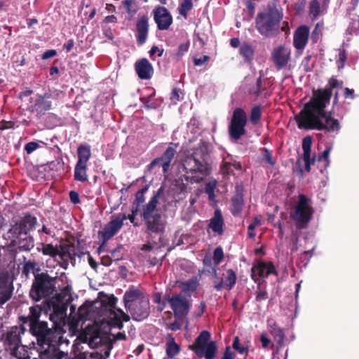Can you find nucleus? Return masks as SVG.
Masks as SVG:
<instances>
[{"instance_id":"nucleus-49","label":"nucleus","mask_w":359,"mask_h":359,"mask_svg":"<svg viewBox=\"0 0 359 359\" xmlns=\"http://www.w3.org/2000/svg\"><path fill=\"white\" fill-rule=\"evenodd\" d=\"M332 150V147H327L324 151L323 152L320 154L318 157V161H323L324 162V168L326 169L329 165H330V160H329V156H330V151Z\"/></svg>"},{"instance_id":"nucleus-45","label":"nucleus","mask_w":359,"mask_h":359,"mask_svg":"<svg viewBox=\"0 0 359 359\" xmlns=\"http://www.w3.org/2000/svg\"><path fill=\"white\" fill-rule=\"evenodd\" d=\"M262 117V108L260 106H255L252 108L250 115V121L253 125H256Z\"/></svg>"},{"instance_id":"nucleus-32","label":"nucleus","mask_w":359,"mask_h":359,"mask_svg":"<svg viewBox=\"0 0 359 359\" xmlns=\"http://www.w3.org/2000/svg\"><path fill=\"white\" fill-rule=\"evenodd\" d=\"M224 222L219 210H216L214 213V216L210 219L208 228L211 229L215 233L218 235H222L224 233Z\"/></svg>"},{"instance_id":"nucleus-25","label":"nucleus","mask_w":359,"mask_h":359,"mask_svg":"<svg viewBox=\"0 0 359 359\" xmlns=\"http://www.w3.org/2000/svg\"><path fill=\"white\" fill-rule=\"evenodd\" d=\"M135 71L141 79H149L154 74L151 64L146 58L137 60L135 64Z\"/></svg>"},{"instance_id":"nucleus-14","label":"nucleus","mask_w":359,"mask_h":359,"mask_svg":"<svg viewBox=\"0 0 359 359\" xmlns=\"http://www.w3.org/2000/svg\"><path fill=\"white\" fill-rule=\"evenodd\" d=\"M23 325L13 326L6 332L4 341L6 349L10 350L13 354H15L21 344V334L25 332Z\"/></svg>"},{"instance_id":"nucleus-6","label":"nucleus","mask_w":359,"mask_h":359,"mask_svg":"<svg viewBox=\"0 0 359 359\" xmlns=\"http://www.w3.org/2000/svg\"><path fill=\"white\" fill-rule=\"evenodd\" d=\"M57 277H51L46 272L35 274L29 290V297L35 302L46 299L56 291Z\"/></svg>"},{"instance_id":"nucleus-13","label":"nucleus","mask_w":359,"mask_h":359,"mask_svg":"<svg viewBox=\"0 0 359 359\" xmlns=\"http://www.w3.org/2000/svg\"><path fill=\"white\" fill-rule=\"evenodd\" d=\"M165 299L170 304L176 318H182L188 314L189 302L181 294H173L172 297L166 295Z\"/></svg>"},{"instance_id":"nucleus-39","label":"nucleus","mask_w":359,"mask_h":359,"mask_svg":"<svg viewBox=\"0 0 359 359\" xmlns=\"http://www.w3.org/2000/svg\"><path fill=\"white\" fill-rule=\"evenodd\" d=\"M88 164L76 163L74 178L76 181L85 182L88 181Z\"/></svg>"},{"instance_id":"nucleus-20","label":"nucleus","mask_w":359,"mask_h":359,"mask_svg":"<svg viewBox=\"0 0 359 359\" xmlns=\"http://www.w3.org/2000/svg\"><path fill=\"white\" fill-rule=\"evenodd\" d=\"M36 224V218L30 215H27L20 222L13 225L9 232L12 235L28 234V232L34 227Z\"/></svg>"},{"instance_id":"nucleus-58","label":"nucleus","mask_w":359,"mask_h":359,"mask_svg":"<svg viewBox=\"0 0 359 359\" xmlns=\"http://www.w3.org/2000/svg\"><path fill=\"white\" fill-rule=\"evenodd\" d=\"M329 85H330V88H331L330 90H332L334 88L339 89V88H343L342 81H339L337 79L333 78V77L329 80Z\"/></svg>"},{"instance_id":"nucleus-27","label":"nucleus","mask_w":359,"mask_h":359,"mask_svg":"<svg viewBox=\"0 0 359 359\" xmlns=\"http://www.w3.org/2000/svg\"><path fill=\"white\" fill-rule=\"evenodd\" d=\"M311 145H312V138L310 136H306L304 137L302 140V149L304 151L303 154V160L305 164V169L307 172H309L311 170V164H313L316 161V157L311 158Z\"/></svg>"},{"instance_id":"nucleus-3","label":"nucleus","mask_w":359,"mask_h":359,"mask_svg":"<svg viewBox=\"0 0 359 359\" xmlns=\"http://www.w3.org/2000/svg\"><path fill=\"white\" fill-rule=\"evenodd\" d=\"M117 298L114 294H107L103 292L98 294L97 299L92 304L93 309H97V313L107 316L109 326L121 330L123 322H128L130 317L121 309H116Z\"/></svg>"},{"instance_id":"nucleus-56","label":"nucleus","mask_w":359,"mask_h":359,"mask_svg":"<svg viewBox=\"0 0 359 359\" xmlns=\"http://www.w3.org/2000/svg\"><path fill=\"white\" fill-rule=\"evenodd\" d=\"M262 151L264 159L271 165H274L275 161L273 159L272 152L266 148H263Z\"/></svg>"},{"instance_id":"nucleus-19","label":"nucleus","mask_w":359,"mask_h":359,"mask_svg":"<svg viewBox=\"0 0 359 359\" xmlns=\"http://www.w3.org/2000/svg\"><path fill=\"white\" fill-rule=\"evenodd\" d=\"M291 49L285 46H280L272 52V59L278 69L288 67L290 60Z\"/></svg>"},{"instance_id":"nucleus-4","label":"nucleus","mask_w":359,"mask_h":359,"mask_svg":"<svg viewBox=\"0 0 359 359\" xmlns=\"http://www.w3.org/2000/svg\"><path fill=\"white\" fill-rule=\"evenodd\" d=\"M163 191L160 187L149 201L144 205L140 212L142 223L146 227V233L149 234H163L165 232L167 222L164 215L157 209L158 199Z\"/></svg>"},{"instance_id":"nucleus-10","label":"nucleus","mask_w":359,"mask_h":359,"mask_svg":"<svg viewBox=\"0 0 359 359\" xmlns=\"http://www.w3.org/2000/svg\"><path fill=\"white\" fill-rule=\"evenodd\" d=\"M248 121L245 111L242 108H236L231 116L229 126V134L233 140H238L246 133L245 128Z\"/></svg>"},{"instance_id":"nucleus-15","label":"nucleus","mask_w":359,"mask_h":359,"mask_svg":"<svg viewBox=\"0 0 359 359\" xmlns=\"http://www.w3.org/2000/svg\"><path fill=\"white\" fill-rule=\"evenodd\" d=\"M13 291V280L8 271L6 269H0V306L10 300Z\"/></svg>"},{"instance_id":"nucleus-1","label":"nucleus","mask_w":359,"mask_h":359,"mask_svg":"<svg viewBox=\"0 0 359 359\" xmlns=\"http://www.w3.org/2000/svg\"><path fill=\"white\" fill-rule=\"evenodd\" d=\"M332 93V91H313L310 100L294 116L299 129L325 130L329 133L339 130V121L332 117L331 112L325 110L330 102Z\"/></svg>"},{"instance_id":"nucleus-2","label":"nucleus","mask_w":359,"mask_h":359,"mask_svg":"<svg viewBox=\"0 0 359 359\" xmlns=\"http://www.w3.org/2000/svg\"><path fill=\"white\" fill-rule=\"evenodd\" d=\"M210 143L201 140L193 153L187 156L183 163V166L187 178H191L194 182L199 183L205 177L210 175L212 167L208 162Z\"/></svg>"},{"instance_id":"nucleus-50","label":"nucleus","mask_w":359,"mask_h":359,"mask_svg":"<svg viewBox=\"0 0 359 359\" xmlns=\"http://www.w3.org/2000/svg\"><path fill=\"white\" fill-rule=\"evenodd\" d=\"M232 347L234 350H236L241 354H247L248 352V348L247 346H241L240 339L238 336L234 337Z\"/></svg>"},{"instance_id":"nucleus-62","label":"nucleus","mask_w":359,"mask_h":359,"mask_svg":"<svg viewBox=\"0 0 359 359\" xmlns=\"http://www.w3.org/2000/svg\"><path fill=\"white\" fill-rule=\"evenodd\" d=\"M183 91H172L170 95V99L175 104L183 98Z\"/></svg>"},{"instance_id":"nucleus-55","label":"nucleus","mask_w":359,"mask_h":359,"mask_svg":"<svg viewBox=\"0 0 359 359\" xmlns=\"http://www.w3.org/2000/svg\"><path fill=\"white\" fill-rule=\"evenodd\" d=\"M310 13L314 17H317L320 13V4L317 0H313L310 4Z\"/></svg>"},{"instance_id":"nucleus-37","label":"nucleus","mask_w":359,"mask_h":359,"mask_svg":"<svg viewBox=\"0 0 359 359\" xmlns=\"http://www.w3.org/2000/svg\"><path fill=\"white\" fill-rule=\"evenodd\" d=\"M38 252H42L43 255L55 258L57 256L60 257V248L59 246H54L52 243H41V247H37Z\"/></svg>"},{"instance_id":"nucleus-59","label":"nucleus","mask_w":359,"mask_h":359,"mask_svg":"<svg viewBox=\"0 0 359 359\" xmlns=\"http://www.w3.org/2000/svg\"><path fill=\"white\" fill-rule=\"evenodd\" d=\"M217 182L216 180L210 181L206 183L205 187V191L207 194H212V193L215 192V189L216 188Z\"/></svg>"},{"instance_id":"nucleus-41","label":"nucleus","mask_w":359,"mask_h":359,"mask_svg":"<svg viewBox=\"0 0 359 359\" xmlns=\"http://www.w3.org/2000/svg\"><path fill=\"white\" fill-rule=\"evenodd\" d=\"M40 271V268L37 266V264L35 262L28 261L25 262L22 269V273L26 277H28L30 272H32L34 276H35V274L39 273L38 272Z\"/></svg>"},{"instance_id":"nucleus-22","label":"nucleus","mask_w":359,"mask_h":359,"mask_svg":"<svg viewBox=\"0 0 359 359\" xmlns=\"http://www.w3.org/2000/svg\"><path fill=\"white\" fill-rule=\"evenodd\" d=\"M154 20L160 30H166L172 22L170 13L165 7L158 6L154 11Z\"/></svg>"},{"instance_id":"nucleus-43","label":"nucleus","mask_w":359,"mask_h":359,"mask_svg":"<svg viewBox=\"0 0 359 359\" xmlns=\"http://www.w3.org/2000/svg\"><path fill=\"white\" fill-rule=\"evenodd\" d=\"M226 274L224 288L227 290H231L236 285L237 276L236 272L231 269L226 271Z\"/></svg>"},{"instance_id":"nucleus-57","label":"nucleus","mask_w":359,"mask_h":359,"mask_svg":"<svg viewBox=\"0 0 359 359\" xmlns=\"http://www.w3.org/2000/svg\"><path fill=\"white\" fill-rule=\"evenodd\" d=\"M39 144L35 142H29L27 143L25 146V150L26 151L27 154H32L34 151L38 149Z\"/></svg>"},{"instance_id":"nucleus-54","label":"nucleus","mask_w":359,"mask_h":359,"mask_svg":"<svg viewBox=\"0 0 359 359\" xmlns=\"http://www.w3.org/2000/svg\"><path fill=\"white\" fill-rule=\"evenodd\" d=\"M189 49V43H184L179 46L175 57L177 60H179L181 59V57L188 51Z\"/></svg>"},{"instance_id":"nucleus-17","label":"nucleus","mask_w":359,"mask_h":359,"mask_svg":"<svg viewBox=\"0 0 359 359\" xmlns=\"http://www.w3.org/2000/svg\"><path fill=\"white\" fill-rule=\"evenodd\" d=\"M127 311L131 315L133 320L141 321L148 318L150 314V303L149 298H141L134 305L131 306Z\"/></svg>"},{"instance_id":"nucleus-24","label":"nucleus","mask_w":359,"mask_h":359,"mask_svg":"<svg viewBox=\"0 0 359 359\" xmlns=\"http://www.w3.org/2000/svg\"><path fill=\"white\" fill-rule=\"evenodd\" d=\"M12 236L15 238L12 243H15L13 245L17 246V250L20 252H29L34 247V240L32 236L27 233Z\"/></svg>"},{"instance_id":"nucleus-42","label":"nucleus","mask_w":359,"mask_h":359,"mask_svg":"<svg viewBox=\"0 0 359 359\" xmlns=\"http://www.w3.org/2000/svg\"><path fill=\"white\" fill-rule=\"evenodd\" d=\"M239 53L245 61H250L252 60L254 57V50L252 46L246 43H243L241 45Z\"/></svg>"},{"instance_id":"nucleus-61","label":"nucleus","mask_w":359,"mask_h":359,"mask_svg":"<svg viewBox=\"0 0 359 359\" xmlns=\"http://www.w3.org/2000/svg\"><path fill=\"white\" fill-rule=\"evenodd\" d=\"M235 353L231 351L229 346H226L223 355L221 359H234Z\"/></svg>"},{"instance_id":"nucleus-35","label":"nucleus","mask_w":359,"mask_h":359,"mask_svg":"<svg viewBox=\"0 0 359 359\" xmlns=\"http://www.w3.org/2000/svg\"><path fill=\"white\" fill-rule=\"evenodd\" d=\"M241 170L242 166L240 162L234 161L231 157L229 161L224 160L220 165V171L223 175L233 174V170Z\"/></svg>"},{"instance_id":"nucleus-12","label":"nucleus","mask_w":359,"mask_h":359,"mask_svg":"<svg viewBox=\"0 0 359 359\" xmlns=\"http://www.w3.org/2000/svg\"><path fill=\"white\" fill-rule=\"evenodd\" d=\"M126 219V215L125 213H118L114 216L110 222L104 225L101 231H98V239L108 241L121 230Z\"/></svg>"},{"instance_id":"nucleus-38","label":"nucleus","mask_w":359,"mask_h":359,"mask_svg":"<svg viewBox=\"0 0 359 359\" xmlns=\"http://www.w3.org/2000/svg\"><path fill=\"white\" fill-rule=\"evenodd\" d=\"M168 341L166 342V355L168 358H174L180 351V346L178 345L171 334H168Z\"/></svg>"},{"instance_id":"nucleus-30","label":"nucleus","mask_w":359,"mask_h":359,"mask_svg":"<svg viewBox=\"0 0 359 359\" xmlns=\"http://www.w3.org/2000/svg\"><path fill=\"white\" fill-rule=\"evenodd\" d=\"M60 259L64 262H67L70 260L73 263L75 262L76 257H82V254H79L74 244H60Z\"/></svg>"},{"instance_id":"nucleus-7","label":"nucleus","mask_w":359,"mask_h":359,"mask_svg":"<svg viewBox=\"0 0 359 359\" xmlns=\"http://www.w3.org/2000/svg\"><path fill=\"white\" fill-rule=\"evenodd\" d=\"M298 202L290 212V217L295 222L297 229H306L313 218L314 209L311 205V200L307 196L300 194L298 196Z\"/></svg>"},{"instance_id":"nucleus-60","label":"nucleus","mask_w":359,"mask_h":359,"mask_svg":"<svg viewBox=\"0 0 359 359\" xmlns=\"http://www.w3.org/2000/svg\"><path fill=\"white\" fill-rule=\"evenodd\" d=\"M311 58V56H306L304 58V60L302 62L301 65L306 72L311 71L313 67V65L310 64Z\"/></svg>"},{"instance_id":"nucleus-23","label":"nucleus","mask_w":359,"mask_h":359,"mask_svg":"<svg viewBox=\"0 0 359 359\" xmlns=\"http://www.w3.org/2000/svg\"><path fill=\"white\" fill-rule=\"evenodd\" d=\"M309 29L306 25L298 27L294 33L293 45L297 50H302L307 44Z\"/></svg>"},{"instance_id":"nucleus-46","label":"nucleus","mask_w":359,"mask_h":359,"mask_svg":"<svg viewBox=\"0 0 359 359\" xmlns=\"http://www.w3.org/2000/svg\"><path fill=\"white\" fill-rule=\"evenodd\" d=\"M193 8L191 0H184L178 8V11L184 18H187L188 12Z\"/></svg>"},{"instance_id":"nucleus-16","label":"nucleus","mask_w":359,"mask_h":359,"mask_svg":"<svg viewBox=\"0 0 359 359\" xmlns=\"http://www.w3.org/2000/svg\"><path fill=\"white\" fill-rule=\"evenodd\" d=\"M62 339H57L55 342H47L46 344L39 346L40 359H62L65 355V352L60 350L62 344Z\"/></svg>"},{"instance_id":"nucleus-26","label":"nucleus","mask_w":359,"mask_h":359,"mask_svg":"<svg viewBox=\"0 0 359 359\" xmlns=\"http://www.w3.org/2000/svg\"><path fill=\"white\" fill-rule=\"evenodd\" d=\"M52 95L50 92H44L43 95L37 94V97L33 104V110L39 113L44 112L51 108Z\"/></svg>"},{"instance_id":"nucleus-48","label":"nucleus","mask_w":359,"mask_h":359,"mask_svg":"<svg viewBox=\"0 0 359 359\" xmlns=\"http://www.w3.org/2000/svg\"><path fill=\"white\" fill-rule=\"evenodd\" d=\"M180 286L182 288V292L185 293L189 292H193L196 290L198 283L196 280H190L189 281L182 283Z\"/></svg>"},{"instance_id":"nucleus-21","label":"nucleus","mask_w":359,"mask_h":359,"mask_svg":"<svg viewBox=\"0 0 359 359\" xmlns=\"http://www.w3.org/2000/svg\"><path fill=\"white\" fill-rule=\"evenodd\" d=\"M267 323L269 333L276 341V351L273 353L276 354L278 353L279 351L285 345V330L275 320H269Z\"/></svg>"},{"instance_id":"nucleus-28","label":"nucleus","mask_w":359,"mask_h":359,"mask_svg":"<svg viewBox=\"0 0 359 359\" xmlns=\"http://www.w3.org/2000/svg\"><path fill=\"white\" fill-rule=\"evenodd\" d=\"M144 293L135 287H130L124 293L123 300L124 306L128 310L131 306L139 302L141 298L145 297Z\"/></svg>"},{"instance_id":"nucleus-40","label":"nucleus","mask_w":359,"mask_h":359,"mask_svg":"<svg viewBox=\"0 0 359 359\" xmlns=\"http://www.w3.org/2000/svg\"><path fill=\"white\" fill-rule=\"evenodd\" d=\"M79 340L83 343H88L90 346H93V344L95 340L99 339L98 331L90 333L88 329L81 332L79 336Z\"/></svg>"},{"instance_id":"nucleus-52","label":"nucleus","mask_w":359,"mask_h":359,"mask_svg":"<svg viewBox=\"0 0 359 359\" xmlns=\"http://www.w3.org/2000/svg\"><path fill=\"white\" fill-rule=\"evenodd\" d=\"M269 297L268 292L266 288H261L260 285L258 284L257 290L256 291V301L261 302L267 299Z\"/></svg>"},{"instance_id":"nucleus-11","label":"nucleus","mask_w":359,"mask_h":359,"mask_svg":"<svg viewBox=\"0 0 359 359\" xmlns=\"http://www.w3.org/2000/svg\"><path fill=\"white\" fill-rule=\"evenodd\" d=\"M65 289L55 297V302H52L53 313L50 315V320L54 323L55 326L60 330V324L65 319L67 315V304L65 303L64 296L66 294Z\"/></svg>"},{"instance_id":"nucleus-53","label":"nucleus","mask_w":359,"mask_h":359,"mask_svg":"<svg viewBox=\"0 0 359 359\" xmlns=\"http://www.w3.org/2000/svg\"><path fill=\"white\" fill-rule=\"evenodd\" d=\"M260 341L262 343V347L263 348L267 349L269 347L271 348H273L274 344L272 342V341L267 337L266 332H262L260 335Z\"/></svg>"},{"instance_id":"nucleus-33","label":"nucleus","mask_w":359,"mask_h":359,"mask_svg":"<svg viewBox=\"0 0 359 359\" xmlns=\"http://www.w3.org/2000/svg\"><path fill=\"white\" fill-rule=\"evenodd\" d=\"M177 154L176 145L170 143L169 147L161 155V160H163L162 168L163 173H167L170 166L171 161Z\"/></svg>"},{"instance_id":"nucleus-51","label":"nucleus","mask_w":359,"mask_h":359,"mask_svg":"<svg viewBox=\"0 0 359 359\" xmlns=\"http://www.w3.org/2000/svg\"><path fill=\"white\" fill-rule=\"evenodd\" d=\"M213 262L215 266H217L224 259V252L221 247H217L213 252Z\"/></svg>"},{"instance_id":"nucleus-8","label":"nucleus","mask_w":359,"mask_h":359,"mask_svg":"<svg viewBox=\"0 0 359 359\" xmlns=\"http://www.w3.org/2000/svg\"><path fill=\"white\" fill-rule=\"evenodd\" d=\"M210 339V333L208 331L203 330L196 338L194 343L189 346V348L193 351L200 358L205 357V359H214L217 348L215 341L208 342Z\"/></svg>"},{"instance_id":"nucleus-29","label":"nucleus","mask_w":359,"mask_h":359,"mask_svg":"<svg viewBox=\"0 0 359 359\" xmlns=\"http://www.w3.org/2000/svg\"><path fill=\"white\" fill-rule=\"evenodd\" d=\"M243 196V190L242 187L236 186V194L231 198L232 206L231 212L233 216H238L241 213L244 205Z\"/></svg>"},{"instance_id":"nucleus-36","label":"nucleus","mask_w":359,"mask_h":359,"mask_svg":"<svg viewBox=\"0 0 359 359\" xmlns=\"http://www.w3.org/2000/svg\"><path fill=\"white\" fill-rule=\"evenodd\" d=\"M77 163L88 164L91 158V148L88 144H81L77 148Z\"/></svg>"},{"instance_id":"nucleus-5","label":"nucleus","mask_w":359,"mask_h":359,"mask_svg":"<svg viewBox=\"0 0 359 359\" xmlns=\"http://www.w3.org/2000/svg\"><path fill=\"white\" fill-rule=\"evenodd\" d=\"M283 14L275 6L269 5L259 11L256 17V28L259 33L270 37L278 32Z\"/></svg>"},{"instance_id":"nucleus-34","label":"nucleus","mask_w":359,"mask_h":359,"mask_svg":"<svg viewBox=\"0 0 359 359\" xmlns=\"http://www.w3.org/2000/svg\"><path fill=\"white\" fill-rule=\"evenodd\" d=\"M149 25L148 19L145 17L141 18L137 22V42L140 45L145 43L148 34Z\"/></svg>"},{"instance_id":"nucleus-63","label":"nucleus","mask_w":359,"mask_h":359,"mask_svg":"<svg viewBox=\"0 0 359 359\" xmlns=\"http://www.w3.org/2000/svg\"><path fill=\"white\" fill-rule=\"evenodd\" d=\"M69 198H70V201L73 203V204H79L81 203V200H80V198H79V194L75 191H69Z\"/></svg>"},{"instance_id":"nucleus-64","label":"nucleus","mask_w":359,"mask_h":359,"mask_svg":"<svg viewBox=\"0 0 359 359\" xmlns=\"http://www.w3.org/2000/svg\"><path fill=\"white\" fill-rule=\"evenodd\" d=\"M15 124L13 121H7L3 120L0 122V130H4L6 129L14 128Z\"/></svg>"},{"instance_id":"nucleus-18","label":"nucleus","mask_w":359,"mask_h":359,"mask_svg":"<svg viewBox=\"0 0 359 359\" xmlns=\"http://www.w3.org/2000/svg\"><path fill=\"white\" fill-rule=\"evenodd\" d=\"M271 274L278 276L275 266L271 262H264L259 260L251 269V277L255 282L256 276L266 278Z\"/></svg>"},{"instance_id":"nucleus-44","label":"nucleus","mask_w":359,"mask_h":359,"mask_svg":"<svg viewBox=\"0 0 359 359\" xmlns=\"http://www.w3.org/2000/svg\"><path fill=\"white\" fill-rule=\"evenodd\" d=\"M109 253L111 254L110 257H112V260L114 262H118L123 259L125 255V249L123 245L119 244L114 250H109Z\"/></svg>"},{"instance_id":"nucleus-47","label":"nucleus","mask_w":359,"mask_h":359,"mask_svg":"<svg viewBox=\"0 0 359 359\" xmlns=\"http://www.w3.org/2000/svg\"><path fill=\"white\" fill-rule=\"evenodd\" d=\"M149 186L145 185L141 189L135 194V198L133 202L134 205H137V206H140L145 201L144 194L148 191Z\"/></svg>"},{"instance_id":"nucleus-31","label":"nucleus","mask_w":359,"mask_h":359,"mask_svg":"<svg viewBox=\"0 0 359 359\" xmlns=\"http://www.w3.org/2000/svg\"><path fill=\"white\" fill-rule=\"evenodd\" d=\"M42 312V307L39 305H34L29 307V313L27 316H20V320L22 322V323H29V326L30 327L32 325H35L36 323L40 322L39 320L40 316Z\"/></svg>"},{"instance_id":"nucleus-9","label":"nucleus","mask_w":359,"mask_h":359,"mask_svg":"<svg viewBox=\"0 0 359 359\" xmlns=\"http://www.w3.org/2000/svg\"><path fill=\"white\" fill-rule=\"evenodd\" d=\"M30 332L36 337L39 346H43L47 342H55L57 339H62L60 330L55 325L48 328L46 321H40L29 327Z\"/></svg>"}]
</instances>
